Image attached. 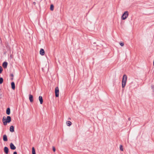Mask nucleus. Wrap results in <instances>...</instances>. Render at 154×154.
Instances as JSON below:
<instances>
[{
	"label": "nucleus",
	"instance_id": "obj_1",
	"mask_svg": "<svg viewBox=\"0 0 154 154\" xmlns=\"http://www.w3.org/2000/svg\"><path fill=\"white\" fill-rule=\"evenodd\" d=\"M11 121V118L10 116H7L6 119L5 117L4 116L2 118V122L4 125H6L7 123H9Z\"/></svg>",
	"mask_w": 154,
	"mask_h": 154
},
{
	"label": "nucleus",
	"instance_id": "obj_2",
	"mask_svg": "<svg viewBox=\"0 0 154 154\" xmlns=\"http://www.w3.org/2000/svg\"><path fill=\"white\" fill-rule=\"evenodd\" d=\"M127 76L125 74L123 75L122 82V88H124L126 85V83L127 81Z\"/></svg>",
	"mask_w": 154,
	"mask_h": 154
},
{
	"label": "nucleus",
	"instance_id": "obj_3",
	"mask_svg": "<svg viewBox=\"0 0 154 154\" xmlns=\"http://www.w3.org/2000/svg\"><path fill=\"white\" fill-rule=\"evenodd\" d=\"M129 15L128 11H125L122 14L121 17V19L122 20H125L128 17Z\"/></svg>",
	"mask_w": 154,
	"mask_h": 154
},
{
	"label": "nucleus",
	"instance_id": "obj_4",
	"mask_svg": "<svg viewBox=\"0 0 154 154\" xmlns=\"http://www.w3.org/2000/svg\"><path fill=\"white\" fill-rule=\"evenodd\" d=\"M55 96L56 97H58L59 96V90L58 87L55 88Z\"/></svg>",
	"mask_w": 154,
	"mask_h": 154
},
{
	"label": "nucleus",
	"instance_id": "obj_5",
	"mask_svg": "<svg viewBox=\"0 0 154 154\" xmlns=\"http://www.w3.org/2000/svg\"><path fill=\"white\" fill-rule=\"evenodd\" d=\"M10 147L11 149L12 150H14L16 149V146L14 145V144L11 143L10 145Z\"/></svg>",
	"mask_w": 154,
	"mask_h": 154
},
{
	"label": "nucleus",
	"instance_id": "obj_6",
	"mask_svg": "<svg viewBox=\"0 0 154 154\" xmlns=\"http://www.w3.org/2000/svg\"><path fill=\"white\" fill-rule=\"evenodd\" d=\"M29 99L30 102L32 103L33 101V97L32 95L29 94Z\"/></svg>",
	"mask_w": 154,
	"mask_h": 154
},
{
	"label": "nucleus",
	"instance_id": "obj_7",
	"mask_svg": "<svg viewBox=\"0 0 154 154\" xmlns=\"http://www.w3.org/2000/svg\"><path fill=\"white\" fill-rule=\"evenodd\" d=\"M4 152L6 154H8L9 152V149L8 147L6 146L4 147Z\"/></svg>",
	"mask_w": 154,
	"mask_h": 154
},
{
	"label": "nucleus",
	"instance_id": "obj_8",
	"mask_svg": "<svg viewBox=\"0 0 154 154\" xmlns=\"http://www.w3.org/2000/svg\"><path fill=\"white\" fill-rule=\"evenodd\" d=\"M8 64V63L5 61L3 63L2 66L5 69L7 67Z\"/></svg>",
	"mask_w": 154,
	"mask_h": 154
},
{
	"label": "nucleus",
	"instance_id": "obj_9",
	"mask_svg": "<svg viewBox=\"0 0 154 154\" xmlns=\"http://www.w3.org/2000/svg\"><path fill=\"white\" fill-rule=\"evenodd\" d=\"M39 100L40 103L42 104L43 103V99L42 97L41 96H39L38 98Z\"/></svg>",
	"mask_w": 154,
	"mask_h": 154
},
{
	"label": "nucleus",
	"instance_id": "obj_10",
	"mask_svg": "<svg viewBox=\"0 0 154 154\" xmlns=\"http://www.w3.org/2000/svg\"><path fill=\"white\" fill-rule=\"evenodd\" d=\"M45 51L43 49L41 48L40 51V54L41 55H44L45 54Z\"/></svg>",
	"mask_w": 154,
	"mask_h": 154
},
{
	"label": "nucleus",
	"instance_id": "obj_11",
	"mask_svg": "<svg viewBox=\"0 0 154 154\" xmlns=\"http://www.w3.org/2000/svg\"><path fill=\"white\" fill-rule=\"evenodd\" d=\"M11 85L12 89L13 90H14L15 89V85L14 82H11Z\"/></svg>",
	"mask_w": 154,
	"mask_h": 154
},
{
	"label": "nucleus",
	"instance_id": "obj_12",
	"mask_svg": "<svg viewBox=\"0 0 154 154\" xmlns=\"http://www.w3.org/2000/svg\"><path fill=\"white\" fill-rule=\"evenodd\" d=\"M3 139L4 141H8L7 137L6 134H5L3 136Z\"/></svg>",
	"mask_w": 154,
	"mask_h": 154
},
{
	"label": "nucleus",
	"instance_id": "obj_13",
	"mask_svg": "<svg viewBox=\"0 0 154 154\" xmlns=\"http://www.w3.org/2000/svg\"><path fill=\"white\" fill-rule=\"evenodd\" d=\"M10 131L11 132L14 131V127L13 126L11 125L10 127Z\"/></svg>",
	"mask_w": 154,
	"mask_h": 154
},
{
	"label": "nucleus",
	"instance_id": "obj_14",
	"mask_svg": "<svg viewBox=\"0 0 154 154\" xmlns=\"http://www.w3.org/2000/svg\"><path fill=\"white\" fill-rule=\"evenodd\" d=\"M10 113L11 111L10 108H7L6 110V114L8 115H9L10 114Z\"/></svg>",
	"mask_w": 154,
	"mask_h": 154
},
{
	"label": "nucleus",
	"instance_id": "obj_15",
	"mask_svg": "<svg viewBox=\"0 0 154 154\" xmlns=\"http://www.w3.org/2000/svg\"><path fill=\"white\" fill-rule=\"evenodd\" d=\"M67 126H70L72 124V122L70 121H68L66 122Z\"/></svg>",
	"mask_w": 154,
	"mask_h": 154
},
{
	"label": "nucleus",
	"instance_id": "obj_16",
	"mask_svg": "<svg viewBox=\"0 0 154 154\" xmlns=\"http://www.w3.org/2000/svg\"><path fill=\"white\" fill-rule=\"evenodd\" d=\"M32 154H36L35 150L34 147L32 148Z\"/></svg>",
	"mask_w": 154,
	"mask_h": 154
},
{
	"label": "nucleus",
	"instance_id": "obj_17",
	"mask_svg": "<svg viewBox=\"0 0 154 154\" xmlns=\"http://www.w3.org/2000/svg\"><path fill=\"white\" fill-rule=\"evenodd\" d=\"M50 10L51 11H53L54 9V6L53 5L51 4V5L50 7Z\"/></svg>",
	"mask_w": 154,
	"mask_h": 154
},
{
	"label": "nucleus",
	"instance_id": "obj_18",
	"mask_svg": "<svg viewBox=\"0 0 154 154\" xmlns=\"http://www.w3.org/2000/svg\"><path fill=\"white\" fill-rule=\"evenodd\" d=\"M3 82V79L2 78H0V84H2Z\"/></svg>",
	"mask_w": 154,
	"mask_h": 154
},
{
	"label": "nucleus",
	"instance_id": "obj_19",
	"mask_svg": "<svg viewBox=\"0 0 154 154\" xmlns=\"http://www.w3.org/2000/svg\"><path fill=\"white\" fill-rule=\"evenodd\" d=\"M120 149L121 151H123V146L122 145H120Z\"/></svg>",
	"mask_w": 154,
	"mask_h": 154
},
{
	"label": "nucleus",
	"instance_id": "obj_20",
	"mask_svg": "<svg viewBox=\"0 0 154 154\" xmlns=\"http://www.w3.org/2000/svg\"><path fill=\"white\" fill-rule=\"evenodd\" d=\"M120 45L121 46H123L124 45V43L122 42H120L119 43Z\"/></svg>",
	"mask_w": 154,
	"mask_h": 154
},
{
	"label": "nucleus",
	"instance_id": "obj_21",
	"mask_svg": "<svg viewBox=\"0 0 154 154\" xmlns=\"http://www.w3.org/2000/svg\"><path fill=\"white\" fill-rule=\"evenodd\" d=\"M3 69L2 67L0 66V74L2 72Z\"/></svg>",
	"mask_w": 154,
	"mask_h": 154
},
{
	"label": "nucleus",
	"instance_id": "obj_22",
	"mask_svg": "<svg viewBox=\"0 0 154 154\" xmlns=\"http://www.w3.org/2000/svg\"><path fill=\"white\" fill-rule=\"evenodd\" d=\"M151 88L153 90V92H154V85H152L151 86Z\"/></svg>",
	"mask_w": 154,
	"mask_h": 154
},
{
	"label": "nucleus",
	"instance_id": "obj_23",
	"mask_svg": "<svg viewBox=\"0 0 154 154\" xmlns=\"http://www.w3.org/2000/svg\"><path fill=\"white\" fill-rule=\"evenodd\" d=\"M53 150L54 152H55L56 151V149L54 146H53Z\"/></svg>",
	"mask_w": 154,
	"mask_h": 154
},
{
	"label": "nucleus",
	"instance_id": "obj_24",
	"mask_svg": "<svg viewBox=\"0 0 154 154\" xmlns=\"http://www.w3.org/2000/svg\"><path fill=\"white\" fill-rule=\"evenodd\" d=\"M10 76L11 77H13L14 76V75L13 74L11 73L10 74Z\"/></svg>",
	"mask_w": 154,
	"mask_h": 154
},
{
	"label": "nucleus",
	"instance_id": "obj_25",
	"mask_svg": "<svg viewBox=\"0 0 154 154\" xmlns=\"http://www.w3.org/2000/svg\"><path fill=\"white\" fill-rule=\"evenodd\" d=\"M13 154H17V152L16 151L14 152H13Z\"/></svg>",
	"mask_w": 154,
	"mask_h": 154
},
{
	"label": "nucleus",
	"instance_id": "obj_26",
	"mask_svg": "<svg viewBox=\"0 0 154 154\" xmlns=\"http://www.w3.org/2000/svg\"><path fill=\"white\" fill-rule=\"evenodd\" d=\"M2 98V94L0 95V98Z\"/></svg>",
	"mask_w": 154,
	"mask_h": 154
},
{
	"label": "nucleus",
	"instance_id": "obj_27",
	"mask_svg": "<svg viewBox=\"0 0 154 154\" xmlns=\"http://www.w3.org/2000/svg\"><path fill=\"white\" fill-rule=\"evenodd\" d=\"M33 4L34 5H35L36 4V3L35 2H33Z\"/></svg>",
	"mask_w": 154,
	"mask_h": 154
},
{
	"label": "nucleus",
	"instance_id": "obj_28",
	"mask_svg": "<svg viewBox=\"0 0 154 154\" xmlns=\"http://www.w3.org/2000/svg\"><path fill=\"white\" fill-rule=\"evenodd\" d=\"M130 120H131V118H128V121H130Z\"/></svg>",
	"mask_w": 154,
	"mask_h": 154
},
{
	"label": "nucleus",
	"instance_id": "obj_29",
	"mask_svg": "<svg viewBox=\"0 0 154 154\" xmlns=\"http://www.w3.org/2000/svg\"><path fill=\"white\" fill-rule=\"evenodd\" d=\"M13 78H11V80H13Z\"/></svg>",
	"mask_w": 154,
	"mask_h": 154
}]
</instances>
